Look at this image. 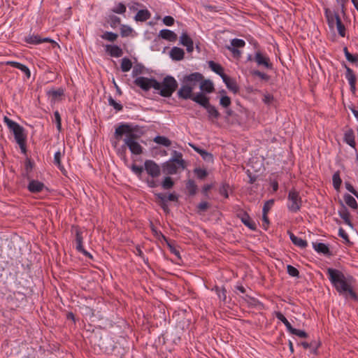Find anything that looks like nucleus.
I'll list each match as a JSON object with an SVG mask.
<instances>
[{
    "mask_svg": "<svg viewBox=\"0 0 358 358\" xmlns=\"http://www.w3.org/2000/svg\"><path fill=\"white\" fill-rule=\"evenodd\" d=\"M101 37L102 39L113 42L117 38L118 35L111 31H106L101 36Z\"/></svg>",
    "mask_w": 358,
    "mask_h": 358,
    "instance_id": "obj_51",
    "label": "nucleus"
},
{
    "mask_svg": "<svg viewBox=\"0 0 358 358\" xmlns=\"http://www.w3.org/2000/svg\"><path fill=\"white\" fill-rule=\"evenodd\" d=\"M190 324V319L183 317L181 320L178 321L177 326L184 330L188 329Z\"/></svg>",
    "mask_w": 358,
    "mask_h": 358,
    "instance_id": "obj_60",
    "label": "nucleus"
},
{
    "mask_svg": "<svg viewBox=\"0 0 358 358\" xmlns=\"http://www.w3.org/2000/svg\"><path fill=\"white\" fill-rule=\"evenodd\" d=\"M193 87H191L190 86L185 85V83H182L180 88L177 92V95L179 99L185 100H192V97L194 95V93H193Z\"/></svg>",
    "mask_w": 358,
    "mask_h": 358,
    "instance_id": "obj_14",
    "label": "nucleus"
},
{
    "mask_svg": "<svg viewBox=\"0 0 358 358\" xmlns=\"http://www.w3.org/2000/svg\"><path fill=\"white\" fill-rule=\"evenodd\" d=\"M180 167L176 162H172L170 159L162 164L163 171L168 175L177 173Z\"/></svg>",
    "mask_w": 358,
    "mask_h": 358,
    "instance_id": "obj_16",
    "label": "nucleus"
},
{
    "mask_svg": "<svg viewBox=\"0 0 358 358\" xmlns=\"http://www.w3.org/2000/svg\"><path fill=\"white\" fill-rule=\"evenodd\" d=\"M154 141L159 145H162L165 147H169L171 145V141L168 138L164 136H157L154 138Z\"/></svg>",
    "mask_w": 358,
    "mask_h": 358,
    "instance_id": "obj_47",
    "label": "nucleus"
},
{
    "mask_svg": "<svg viewBox=\"0 0 358 358\" xmlns=\"http://www.w3.org/2000/svg\"><path fill=\"white\" fill-rule=\"evenodd\" d=\"M192 101H194L203 108H206L208 104L210 103V98L206 95V93L201 92L194 94Z\"/></svg>",
    "mask_w": 358,
    "mask_h": 358,
    "instance_id": "obj_15",
    "label": "nucleus"
},
{
    "mask_svg": "<svg viewBox=\"0 0 358 358\" xmlns=\"http://www.w3.org/2000/svg\"><path fill=\"white\" fill-rule=\"evenodd\" d=\"M341 208L338 210V215L340 217L344 220V222L350 226V227H353V224L350 220V213L348 210L347 207L343 204L342 201L340 202Z\"/></svg>",
    "mask_w": 358,
    "mask_h": 358,
    "instance_id": "obj_18",
    "label": "nucleus"
},
{
    "mask_svg": "<svg viewBox=\"0 0 358 358\" xmlns=\"http://www.w3.org/2000/svg\"><path fill=\"white\" fill-rule=\"evenodd\" d=\"M208 66L213 72L219 75L222 78L224 77V76L227 75L224 72V68L220 64H217L213 61H209Z\"/></svg>",
    "mask_w": 358,
    "mask_h": 358,
    "instance_id": "obj_36",
    "label": "nucleus"
},
{
    "mask_svg": "<svg viewBox=\"0 0 358 358\" xmlns=\"http://www.w3.org/2000/svg\"><path fill=\"white\" fill-rule=\"evenodd\" d=\"M171 158L170 160L176 162L177 164L180 166L182 169H185L187 166L186 162L182 159V154L177 150H173L171 152Z\"/></svg>",
    "mask_w": 358,
    "mask_h": 358,
    "instance_id": "obj_23",
    "label": "nucleus"
},
{
    "mask_svg": "<svg viewBox=\"0 0 358 358\" xmlns=\"http://www.w3.org/2000/svg\"><path fill=\"white\" fill-rule=\"evenodd\" d=\"M343 199L348 206L353 210L358 208V204L355 199L349 194H345L343 195Z\"/></svg>",
    "mask_w": 358,
    "mask_h": 358,
    "instance_id": "obj_39",
    "label": "nucleus"
},
{
    "mask_svg": "<svg viewBox=\"0 0 358 358\" xmlns=\"http://www.w3.org/2000/svg\"><path fill=\"white\" fill-rule=\"evenodd\" d=\"M46 94L51 100L55 101L64 95V89L59 87L58 89L51 88L47 91Z\"/></svg>",
    "mask_w": 358,
    "mask_h": 358,
    "instance_id": "obj_26",
    "label": "nucleus"
},
{
    "mask_svg": "<svg viewBox=\"0 0 358 358\" xmlns=\"http://www.w3.org/2000/svg\"><path fill=\"white\" fill-rule=\"evenodd\" d=\"M5 64L8 66H10L12 67L20 69L22 72H23L25 74L27 79H29L31 77V71L26 65L14 61H7Z\"/></svg>",
    "mask_w": 358,
    "mask_h": 358,
    "instance_id": "obj_19",
    "label": "nucleus"
},
{
    "mask_svg": "<svg viewBox=\"0 0 358 358\" xmlns=\"http://www.w3.org/2000/svg\"><path fill=\"white\" fill-rule=\"evenodd\" d=\"M124 144L134 155H138L143 152V148L137 141H129V143Z\"/></svg>",
    "mask_w": 358,
    "mask_h": 358,
    "instance_id": "obj_34",
    "label": "nucleus"
},
{
    "mask_svg": "<svg viewBox=\"0 0 358 358\" xmlns=\"http://www.w3.org/2000/svg\"><path fill=\"white\" fill-rule=\"evenodd\" d=\"M133 32V29L125 24H122L120 27V34L122 37H127Z\"/></svg>",
    "mask_w": 358,
    "mask_h": 358,
    "instance_id": "obj_55",
    "label": "nucleus"
},
{
    "mask_svg": "<svg viewBox=\"0 0 358 358\" xmlns=\"http://www.w3.org/2000/svg\"><path fill=\"white\" fill-rule=\"evenodd\" d=\"M131 67H132V62L129 58L124 57L122 59L121 70L122 72L129 71L130 69H131Z\"/></svg>",
    "mask_w": 358,
    "mask_h": 358,
    "instance_id": "obj_49",
    "label": "nucleus"
},
{
    "mask_svg": "<svg viewBox=\"0 0 358 358\" xmlns=\"http://www.w3.org/2000/svg\"><path fill=\"white\" fill-rule=\"evenodd\" d=\"M189 145L197 153H199L201 155V157H202V159L204 161L208 162H213V155L212 153L208 152L206 150H203V149L201 148L200 147H199V146H197V145H196L194 144L189 143Z\"/></svg>",
    "mask_w": 358,
    "mask_h": 358,
    "instance_id": "obj_17",
    "label": "nucleus"
},
{
    "mask_svg": "<svg viewBox=\"0 0 358 358\" xmlns=\"http://www.w3.org/2000/svg\"><path fill=\"white\" fill-rule=\"evenodd\" d=\"M252 75L255 76H257L259 78H261L262 80H265V81H268L271 78L270 76H268V74H266L264 72H262L259 70H254L253 71H252Z\"/></svg>",
    "mask_w": 358,
    "mask_h": 358,
    "instance_id": "obj_59",
    "label": "nucleus"
},
{
    "mask_svg": "<svg viewBox=\"0 0 358 358\" xmlns=\"http://www.w3.org/2000/svg\"><path fill=\"white\" fill-rule=\"evenodd\" d=\"M106 50L109 55L113 57H120L123 55L122 48L116 45H106Z\"/></svg>",
    "mask_w": 358,
    "mask_h": 358,
    "instance_id": "obj_25",
    "label": "nucleus"
},
{
    "mask_svg": "<svg viewBox=\"0 0 358 358\" xmlns=\"http://www.w3.org/2000/svg\"><path fill=\"white\" fill-rule=\"evenodd\" d=\"M287 234H289L291 241L294 245L301 249L306 248L308 246V242L306 240L295 236L290 231H287Z\"/></svg>",
    "mask_w": 358,
    "mask_h": 358,
    "instance_id": "obj_22",
    "label": "nucleus"
},
{
    "mask_svg": "<svg viewBox=\"0 0 358 358\" xmlns=\"http://www.w3.org/2000/svg\"><path fill=\"white\" fill-rule=\"evenodd\" d=\"M287 272L292 277H299V270L292 265L287 266Z\"/></svg>",
    "mask_w": 358,
    "mask_h": 358,
    "instance_id": "obj_62",
    "label": "nucleus"
},
{
    "mask_svg": "<svg viewBox=\"0 0 358 358\" xmlns=\"http://www.w3.org/2000/svg\"><path fill=\"white\" fill-rule=\"evenodd\" d=\"M3 122L8 127L9 131L13 134L15 142L19 145L21 152L23 155H27V134L25 129L7 116H4Z\"/></svg>",
    "mask_w": 358,
    "mask_h": 358,
    "instance_id": "obj_3",
    "label": "nucleus"
},
{
    "mask_svg": "<svg viewBox=\"0 0 358 358\" xmlns=\"http://www.w3.org/2000/svg\"><path fill=\"white\" fill-rule=\"evenodd\" d=\"M337 15H339L337 12H333L328 8H324V16L330 28H334L335 23H336Z\"/></svg>",
    "mask_w": 358,
    "mask_h": 358,
    "instance_id": "obj_20",
    "label": "nucleus"
},
{
    "mask_svg": "<svg viewBox=\"0 0 358 358\" xmlns=\"http://www.w3.org/2000/svg\"><path fill=\"white\" fill-rule=\"evenodd\" d=\"M144 169L152 178H156L161 174L159 166L155 161L151 159H147L145 161Z\"/></svg>",
    "mask_w": 358,
    "mask_h": 358,
    "instance_id": "obj_9",
    "label": "nucleus"
},
{
    "mask_svg": "<svg viewBox=\"0 0 358 358\" xmlns=\"http://www.w3.org/2000/svg\"><path fill=\"white\" fill-rule=\"evenodd\" d=\"M159 36L170 42L176 41L178 38L177 34L174 31L166 29H162L159 31Z\"/></svg>",
    "mask_w": 358,
    "mask_h": 358,
    "instance_id": "obj_29",
    "label": "nucleus"
},
{
    "mask_svg": "<svg viewBox=\"0 0 358 358\" xmlns=\"http://www.w3.org/2000/svg\"><path fill=\"white\" fill-rule=\"evenodd\" d=\"M343 52L345 54L346 59L348 62H351L352 64L358 62V55L357 54H355V55L351 54L348 51V49L347 47H344L343 48Z\"/></svg>",
    "mask_w": 358,
    "mask_h": 358,
    "instance_id": "obj_48",
    "label": "nucleus"
},
{
    "mask_svg": "<svg viewBox=\"0 0 358 358\" xmlns=\"http://www.w3.org/2000/svg\"><path fill=\"white\" fill-rule=\"evenodd\" d=\"M301 345L303 346L304 349H310V352L313 355L317 354V350L320 346V343L319 341H313L310 343H308L306 341H303L300 343Z\"/></svg>",
    "mask_w": 358,
    "mask_h": 358,
    "instance_id": "obj_32",
    "label": "nucleus"
},
{
    "mask_svg": "<svg viewBox=\"0 0 358 358\" xmlns=\"http://www.w3.org/2000/svg\"><path fill=\"white\" fill-rule=\"evenodd\" d=\"M231 103V98L227 95L222 96L220 100V104L225 108H227Z\"/></svg>",
    "mask_w": 358,
    "mask_h": 358,
    "instance_id": "obj_64",
    "label": "nucleus"
},
{
    "mask_svg": "<svg viewBox=\"0 0 358 358\" xmlns=\"http://www.w3.org/2000/svg\"><path fill=\"white\" fill-rule=\"evenodd\" d=\"M143 134L142 128L138 125H133L129 123H120L115 129L114 136L117 141L122 138L123 135L126 136L124 139V143L129 141H136Z\"/></svg>",
    "mask_w": 358,
    "mask_h": 358,
    "instance_id": "obj_2",
    "label": "nucleus"
},
{
    "mask_svg": "<svg viewBox=\"0 0 358 358\" xmlns=\"http://www.w3.org/2000/svg\"><path fill=\"white\" fill-rule=\"evenodd\" d=\"M245 45V42L244 40L240 38H234L231 41V46L229 47L238 49L243 48Z\"/></svg>",
    "mask_w": 358,
    "mask_h": 358,
    "instance_id": "obj_54",
    "label": "nucleus"
},
{
    "mask_svg": "<svg viewBox=\"0 0 358 358\" xmlns=\"http://www.w3.org/2000/svg\"><path fill=\"white\" fill-rule=\"evenodd\" d=\"M326 273L332 287L340 296L354 301H358V294L353 286L355 279L352 275L345 274L342 271L334 268H327Z\"/></svg>",
    "mask_w": 358,
    "mask_h": 358,
    "instance_id": "obj_1",
    "label": "nucleus"
},
{
    "mask_svg": "<svg viewBox=\"0 0 358 358\" xmlns=\"http://www.w3.org/2000/svg\"><path fill=\"white\" fill-rule=\"evenodd\" d=\"M127 10V7L124 3L120 2L117 6L111 9L112 13L116 14H124Z\"/></svg>",
    "mask_w": 358,
    "mask_h": 358,
    "instance_id": "obj_53",
    "label": "nucleus"
},
{
    "mask_svg": "<svg viewBox=\"0 0 358 358\" xmlns=\"http://www.w3.org/2000/svg\"><path fill=\"white\" fill-rule=\"evenodd\" d=\"M289 332L290 334L297 336L300 338H307L308 337V334L305 331L301 330V329H297L294 327H292Z\"/></svg>",
    "mask_w": 358,
    "mask_h": 358,
    "instance_id": "obj_61",
    "label": "nucleus"
},
{
    "mask_svg": "<svg viewBox=\"0 0 358 358\" xmlns=\"http://www.w3.org/2000/svg\"><path fill=\"white\" fill-rule=\"evenodd\" d=\"M185 189L189 196H194L197 193L198 186L194 180L189 179L185 182Z\"/></svg>",
    "mask_w": 358,
    "mask_h": 358,
    "instance_id": "obj_31",
    "label": "nucleus"
},
{
    "mask_svg": "<svg viewBox=\"0 0 358 358\" xmlns=\"http://www.w3.org/2000/svg\"><path fill=\"white\" fill-rule=\"evenodd\" d=\"M106 21L108 22L112 28H116L121 22V19L113 14L108 15L106 17Z\"/></svg>",
    "mask_w": 358,
    "mask_h": 358,
    "instance_id": "obj_40",
    "label": "nucleus"
},
{
    "mask_svg": "<svg viewBox=\"0 0 358 358\" xmlns=\"http://www.w3.org/2000/svg\"><path fill=\"white\" fill-rule=\"evenodd\" d=\"M199 87L201 92L210 94L215 91L213 82L210 80H205L204 78L200 82Z\"/></svg>",
    "mask_w": 358,
    "mask_h": 358,
    "instance_id": "obj_21",
    "label": "nucleus"
},
{
    "mask_svg": "<svg viewBox=\"0 0 358 358\" xmlns=\"http://www.w3.org/2000/svg\"><path fill=\"white\" fill-rule=\"evenodd\" d=\"M336 27L338 30V34L341 37H345L346 35V29L345 25L343 24L341 17L339 15L336 16Z\"/></svg>",
    "mask_w": 358,
    "mask_h": 358,
    "instance_id": "obj_45",
    "label": "nucleus"
},
{
    "mask_svg": "<svg viewBox=\"0 0 358 358\" xmlns=\"http://www.w3.org/2000/svg\"><path fill=\"white\" fill-rule=\"evenodd\" d=\"M27 188L31 194H38L42 192L44 189H48L43 182L34 179L30 180Z\"/></svg>",
    "mask_w": 358,
    "mask_h": 358,
    "instance_id": "obj_12",
    "label": "nucleus"
},
{
    "mask_svg": "<svg viewBox=\"0 0 358 358\" xmlns=\"http://www.w3.org/2000/svg\"><path fill=\"white\" fill-rule=\"evenodd\" d=\"M203 79V76L202 73L199 72H194L185 75L181 79V82L182 83H185L194 89L198 84H200V82L202 81Z\"/></svg>",
    "mask_w": 358,
    "mask_h": 358,
    "instance_id": "obj_8",
    "label": "nucleus"
},
{
    "mask_svg": "<svg viewBox=\"0 0 358 358\" xmlns=\"http://www.w3.org/2000/svg\"><path fill=\"white\" fill-rule=\"evenodd\" d=\"M193 172L194 175L196 176V178L203 180H204L208 176V172L205 169H201L200 167H196L193 170Z\"/></svg>",
    "mask_w": 358,
    "mask_h": 358,
    "instance_id": "obj_43",
    "label": "nucleus"
},
{
    "mask_svg": "<svg viewBox=\"0 0 358 358\" xmlns=\"http://www.w3.org/2000/svg\"><path fill=\"white\" fill-rule=\"evenodd\" d=\"M193 41L190 38V36L187 34V32H182L180 37V43L182 45L185 46L189 43H192Z\"/></svg>",
    "mask_w": 358,
    "mask_h": 358,
    "instance_id": "obj_58",
    "label": "nucleus"
},
{
    "mask_svg": "<svg viewBox=\"0 0 358 358\" xmlns=\"http://www.w3.org/2000/svg\"><path fill=\"white\" fill-rule=\"evenodd\" d=\"M108 101L109 106H113L116 111H120L123 109L122 105L117 102L111 96H109Z\"/></svg>",
    "mask_w": 358,
    "mask_h": 358,
    "instance_id": "obj_56",
    "label": "nucleus"
},
{
    "mask_svg": "<svg viewBox=\"0 0 358 358\" xmlns=\"http://www.w3.org/2000/svg\"><path fill=\"white\" fill-rule=\"evenodd\" d=\"M254 60L259 66H262L267 69H273V64L271 62L270 58L260 51L255 52Z\"/></svg>",
    "mask_w": 358,
    "mask_h": 358,
    "instance_id": "obj_11",
    "label": "nucleus"
},
{
    "mask_svg": "<svg viewBox=\"0 0 358 358\" xmlns=\"http://www.w3.org/2000/svg\"><path fill=\"white\" fill-rule=\"evenodd\" d=\"M62 153L59 150L56 152L54 155V164L64 173L66 170L61 162Z\"/></svg>",
    "mask_w": 358,
    "mask_h": 358,
    "instance_id": "obj_41",
    "label": "nucleus"
},
{
    "mask_svg": "<svg viewBox=\"0 0 358 358\" xmlns=\"http://www.w3.org/2000/svg\"><path fill=\"white\" fill-rule=\"evenodd\" d=\"M24 42L30 45H38L43 43H55V41L50 38H41L39 35H29L25 36L23 39Z\"/></svg>",
    "mask_w": 358,
    "mask_h": 358,
    "instance_id": "obj_13",
    "label": "nucleus"
},
{
    "mask_svg": "<svg viewBox=\"0 0 358 358\" xmlns=\"http://www.w3.org/2000/svg\"><path fill=\"white\" fill-rule=\"evenodd\" d=\"M229 185L227 182H222L219 188V193L220 195L223 196L225 199L229 198Z\"/></svg>",
    "mask_w": 358,
    "mask_h": 358,
    "instance_id": "obj_52",
    "label": "nucleus"
},
{
    "mask_svg": "<svg viewBox=\"0 0 358 358\" xmlns=\"http://www.w3.org/2000/svg\"><path fill=\"white\" fill-rule=\"evenodd\" d=\"M313 247L316 252L326 255H331L328 245L323 243H313Z\"/></svg>",
    "mask_w": 358,
    "mask_h": 358,
    "instance_id": "obj_37",
    "label": "nucleus"
},
{
    "mask_svg": "<svg viewBox=\"0 0 358 358\" xmlns=\"http://www.w3.org/2000/svg\"><path fill=\"white\" fill-rule=\"evenodd\" d=\"M237 217L239 218L243 224L252 231L257 229V224L250 217L249 214L243 210H241L237 213Z\"/></svg>",
    "mask_w": 358,
    "mask_h": 358,
    "instance_id": "obj_10",
    "label": "nucleus"
},
{
    "mask_svg": "<svg viewBox=\"0 0 358 358\" xmlns=\"http://www.w3.org/2000/svg\"><path fill=\"white\" fill-rule=\"evenodd\" d=\"M150 229H151L153 235L155 237H157L158 238H162L164 241H167V237L165 236L160 231H158L152 222L150 223Z\"/></svg>",
    "mask_w": 358,
    "mask_h": 358,
    "instance_id": "obj_57",
    "label": "nucleus"
},
{
    "mask_svg": "<svg viewBox=\"0 0 358 358\" xmlns=\"http://www.w3.org/2000/svg\"><path fill=\"white\" fill-rule=\"evenodd\" d=\"M343 143L348 145L352 148L357 150V143L355 139V132L352 128L349 127L348 125L345 126L343 128Z\"/></svg>",
    "mask_w": 358,
    "mask_h": 358,
    "instance_id": "obj_7",
    "label": "nucleus"
},
{
    "mask_svg": "<svg viewBox=\"0 0 358 358\" xmlns=\"http://www.w3.org/2000/svg\"><path fill=\"white\" fill-rule=\"evenodd\" d=\"M155 196L157 202L165 213H169L170 209L168 206L166 196L162 193H155Z\"/></svg>",
    "mask_w": 358,
    "mask_h": 358,
    "instance_id": "obj_24",
    "label": "nucleus"
},
{
    "mask_svg": "<svg viewBox=\"0 0 358 358\" xmlns=\"http://www.w3.org/2000/svg\"><path fill=\"white\" fill-rule=\"evenodd\" d=\"M222 79L229 90L232 91L234 93L238 92V87L236 84V82L234 79L231 78L227 75L224 76Z\"/></svg>",
    "mask_w": 358,
    "mask_h": 358,
    "instance_id": "obj_33",
    "label": "nucleus"
},
{
    "mask_svg": "<svg viewBox=\"0 0 358 358\" xmlns=\"http://www.w3.org/2000/svg\"><path fill=\"white\" fill-rule=\"evenodd\" d=\"M333 186L336 190H338L342 184L339 171H336L332 176Z\"/></svg>",
    "mask_w": 358,
    "mask_h": 358,
    "instance_id": "obj_46",
    "label": "nucleus"
},
{
    "mask_svg": "<svg viewBox=\"0 0 358 358\" xmlns=\"http://www.w3.org/2000/svg\"><path fill=\"white\" fill-rule=\"evenodd\" d=\"M204 108L206 110L209 120L213 122L215 120H218L220 118V113L215 106L210 103Z\"/></svg>",
    "mask_w": 358,
    "mask_h": 358,
    "instance_id": "obj_27",
    "label": "nucleus"
},
{
    "mask_svg": "<svg viewBox=\"0 0 358 358\" xmlns=\"http://www.w3.org/2000/svg\"><path fill=\"white\" fill-rule=\"evenodd\" d=\"M213 187V184H206L201 188V194L206 199H209V191Z\"/></svg>",
    "mask_w": 358,
    "mask_h": 358,
    "instance_id": "obj_63",
    "label": "nucleus"
},
{
    "mask_svg": "<svg viewBox=\"0 0 358 358\" xmlns=\"http://www.w3.org/2000/svg\"><path fill=\"white\" fill-rule=\"evenodd\" d=\"M303 205V201L300 194L295 189H291L287 195V210L292 213L300 211Z\"/></svg>",
    "mask_w": 358,
    "mask_h": 358,
    "instance_id": "obj_4",
    "label": "nucleus"
},
{
    "mask_svg": "<svg viewBox=\"0 0 358 358\" xmlns=\"http://www.w3.org/2000/svg\"><path fill=\"white\" fill-rule=\"evenodd\" d=\"M218 296V298L224 302L227 300V289L224 286L219 287L215 285L213 289Z\"/></svg>",
    "mask_w": 358,
    "mask_h": 358,
    "instance_id": "obj_42",
    "label": "nucleus"
},
{
    "mask_svg": "<svg viewBox=\"0 0 358 358\" xmlns=\"http://www.w3.org/2000/svg\"><path fill=\"white\" fill-rule=\"evenodd\" d=\"M174 186V182L170 176L164 178L162 182V187L164 189H170Z\"/></svg>",
    "mask_w": 358,
    "mask_h": 358,
    "instance_id": "obj_50",
    "label": "nucleus"
},
{
    "mask_svg": "<svg viewBox=\"0 0 358 358\" xmlns=\"http://www.w3.org/2000/svg\"><path fill=\"white\" fill-rule=\"evenodd\" d=\"M71 232L75 234V241L76 243V249L78 252L82 253L86 257L91 259H93V256L87 252L83 247V233L84 231L78 225L71 226Z\"/></svg>",
    "mask_w": 358,
    "mask_h": 358,
    "instance_id": "obj_6",
    "label": "nucleus"
},
{
    "mask_svg": "<svg viewBox=\"0 0 358 358\" xmlns=\"http://www.w3.org/2000/svg\"><path fill=\"white\" fill-rule=\"evenodd\" d=\"M151 17V13L148 9L139 10L134 17V19L137 22H145Z\"/></svg>",
    "mask_w": 358,
    "mask_h": 358,
    "instance_id": "obj_35",
    "label": "nucleus"
},
{
    "mask_svg": "<svg viewBox=\"0 0 358 358\" xmlns=\"http://www.w3.org/2000/svg\"><path fill=\"white\" fill-rule=\"evenodd\" d=\"M342 66L345 69V78L348 80L349 85L352 83H356L357 77L353 70L346 65L344 62Z\"/></svg>",
    "mask_w": 358,
    "mask_h": 358,
    "instance_id": "obj_38",
    "label": "nucleus"
},
{
    "mask_svg": "<svg viewBox=\"0 0 358 358\" xmlns=\"http://www.w3.org/2000/svg\"><path fill=\"white\" fill-rule=\"evenodd\" d=\"M134 83L144 91H148L150 89V81L148 78L138 77L134 80Z\"/></svg>",
    "mask_w": 358,
    "mask_h": 358,
    "instance_id": "obj_30",
    "label": "nucleus"
},
{
    "mask_svg": "<svg viewBox=\"0 0 358 358\" xmlns=\"http://www.w3.org/2000/svg\"><path fill=\"white\" fill-rule=\"evenodd\" d=\"M178 83L174 77L166 76L162 81V89L159 94L163 97H170L177 90Z\"/></svg>",
    "mask_w": 358,
    "mask_h": 358,
    "instance_id": "obj_5",
    "label": "nucleus"
},
{
    "mask_svg": "<svg viewBox=\"0 0 358 358\" xmlns=\"http://www.w3.org/2000/svg\"><path fill=\"white\" fill-rule=\"evenodd\" d=\"M275 315L278 320L281 321L285 324L287 331H289L293 327L292 326L290 322L287 320V319L285 317V315L280 311L275 312Z\"/></svg>",
    "mask_w": 358,
    "mask_h": 358,
    "instance_id": "obj_44",
    "label": "nucleus"
},
{
    "mask_svg": "<svg viewBox=\"0 0 358 358\" xmlns=\"http://www.w3.org/2000/svg\"><path fill=\"white\" fill-rule=\"evenodd\" d=\"M170 57L174 61H181L184 59L185 52L178 47H173L169 52Z\"/></svg>",
    "mask_w": 358,
    "mask_h": 358,
    "instance_id": "obj_28",
    "label": "nucleus"
}]
</instances>
